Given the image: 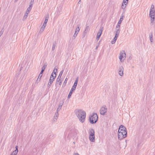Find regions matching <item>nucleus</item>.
Instances as JSON below:
<instances>
[{
	"instance_id": "nucleus-27",
	"label": "nucleus",
	"mask_w": 155,
	"mask_h": 155,
	"mask_svg": "<svg viewBox=\"0 0 155 155\" xmlns=\"http://www.w3.org/2000/svg\"><path fill=\"white\" fill-rule=\"evenodd\" d=\"M4 31V28H3L0 31V37H1L2 36V35Z\"/></svg>"
},
{
	"instance_id": "nucleus-36",
	"label": "nucleus",
	"mask_w": 155,
	"mask_h": 155,
	"mask_svg": "<svg viewBox=\"0 0 155 155\" xmlns=\"http://www.w3.org/2000/svg\"><path fill=\"white\" fill-rule=\"evenodd\" d=\"M79 31H80L79 27V26H78V27H77L76 28L75 31H77V32H79Z\"/></svg>"
},
{
	"instance_id": "nucleus-19",
	"label": "nucleus",
	"mask_w": 155,
	"mask_h": 155,
	"mask_svg": "<svg viewBox=\"0 0 155 155\" xmlns=\"http://www.w3.org/2000/svg\"><path fill=\"white\" fill-rule=\"evenodd\" d=\"M89 30V26H87L86 27L85 31H84V33H87V32L88 31V30Z\"/></svg>"
},
{
	"instance_id": "nucleus-6",
	"label": "nucleus",
	"mask_w": 155,
	"mask_h": 155,
	"mask_svg": "<svg viewBox=\"0 0 155 155\" xmlns=\"http://www.w3.org/2000/svg\"><path fill=\"white\" fill-rule=\"evenodd\" d=\"M103 30V27H101L100 28V29L99 30L98 32V33H97V38H96V39L97 40H98L99 39V38L101 35V34L102 33Z\"/></svg>"
},
{
	"instance_id": "nucleus-22",
	"label": "nucleus",
	"mask_w": 155,
	"mask_h": 155,
	"mask_svg": "<svg viewBox=\"0 0 155 155\" xmlns=\"http://www.w3.org/2000/svg\"><path fill=\"white\" fill-rule=\"evenodd\" d=\"M67 81H68V78H66L65 80V81L63 84V85H62V87H64L65 86L66 84V83L67 82Z\"/></svg>"
},
{
	"instance_id": "nucleus-57",
	"label": "nucleus",
	"mask_w": 155,
	"mask_h": 155,
	"mask_svg": "<svg viewBox=\"0 0 155 155\" xmlns=\"http://www.w3.org/2000/svg\"><path fill=\"white\" fill-rule=\"evenodd\" d=\"M58 12H59V13H61V12L60 11H59V10H58Z\"/></svg>"
},
{
	"instance_id": "nucleus-21",
	"label": "nucleus",
	"mask_w": 155,
	"mask_h": 155,
	"mask_svg": "<svg viewBox=\"0 0 155 155\" xmlns=\"http://www.w3.org/2000/svg\"><path fill=\"white\" fill-rule=\"evenodd\" d=\"M150 16L151 18V21H154L155 20V15H152Z\"/></svg>"
},
{
	"instance_id": "nucleus-45",
	"label": "nucleus",
	"mask_w": 155,
	"mask_h": 155,
	"mask_svg": "<svg viewBox=\"0 0 155 155\" xmlns=\"http://www.w3.org/2000/svg\"><path fill=\"white\" fill-rule=\"evenodd\" d=\"M62 82V81L61 80V81L59 82V83H58L59 85H61V84Z\"/></svg>"
},
{
	"instance_id": "nucleus-10",
	"label": "nucleus",
	"mask_w": 155,
	"mask_h": 155,
	"mask_svg": "<svg viewBox=\"0 0 155 155\" xmlns=\"http://www.w3.org/2000/svg\"><path fill=\"white\" fill-rule=\"evenodd\" d=\"M75 90V89H74L72 88H71V90L69 92V93L68 95V98L69 99L71 97L73 93V91H74Z\"/></svg>"
},
{
	"instance_id": "nucleus-9",
	"label": "nucleus",
	"mask_w": 155,
	"mask_h": 155,
	"mask_svg": "<svg viewBox=\"0 0 155 155\" xmlns=\"http://www.w3.org/2000/svg\"><path fill=\"white\" fill-rule=\"evenodd\" d=\"M47 65L46 64H44L42 68V70L41 72L40 73V76H41L42 75V74L45 71V69L47 67Z\"/></svg>"
},
{
	"instance_id": "nucleus-40",
	"label": "nucleus",
	"mask_w": 155,
	"mask_h": 155,
	"mask_svg": "<svg viewBox=\"0 0 155 155\" xmlns=\"http://www.w3.org/2000/svg\"><path fill=\"white\" fill-rule=\"evenodd\" d=\"M58 111H57L55 113V116H56V117H58Z\"/></svg>"
},
{
	"instance_id": "nucleus-20",
	"label": "nucleus",
	"mask_w": 155,
	"mask_h": 155,
	"mask_svg": "<svg viewBox=\"0 0 155 155\" xmlns=\"http://www.w3.org/2000/svg\"><path fill=\"white\" fill-rule=\"evenodd\" d=\"M42 76V75L40 76V74H39V76L38 77V78L36 81V82H37L38 83L39 82V81H40V80H41V77Z\"/></svg>"
},
{
	"instance_id": "nucleus-44",
	"label": "nucleus",
	"mask_w": 155,
	"mask_h": 155,
	"mask_svg": "<svg viewBox=\"0 0 155 155\" xmlns=\"http://www.w3.org/2000/svg\"><path fill=\"white\" fill-rule=\"evenodd\" d=\"M48 20L47 19H45V21L44 22L45 23V24H47V22H48Z\"/></svg>"
},
{
	"instance_id": "nucleus-24",
	"label": "nucleus",
	"mask_w": 155,
	"mask_h": 155,
	"mask_svg": "<svg viewBox=\"0 0 155 155\" xmlns=\"http://www.w3.org/2000/svg\"><path fill=\"white\" fill-rule=\"evenodd\" d=\"M56 67H55V68L54 69V70L53 72H52V73H53V74H54L55 75H56V73L57 71V68H56Z\"/></svg>"
},
{
	"instance_id": "nucleus-25",
	"label": "nucleus",
	"mask_w": 155,
	"mask_h": 155,
	"mask_svg": "<svg viewBox=\"0 0 155 155\" xmlns=\"http://www.w3.org/2000/svg\"><path fill=\"white\" fill-rule=\"evenodd\" d=\"M61 78H58H58H57V79H56V85L57 84H58V83L61 81Z\"/></svg>"
},
{
	"instance_id": "nucleus-39",
	"label": "nucleus",
	"mask_w": 155,
	"mask_h": 155,
	"mask_svg": "<svg viewBox=\"0 0 155 155\" xmlns=\"http://www.w3.org/2000/svg\"><path fill=\"white\" fill-rule=\"evenodd\" d=\"M78 77H77L76 78V79L74 82V83H75V84H78Z\"/></svg>"
},
{
	"instance_id": "nucleus-47",
	"label": "nucleus",
	"mask_w": 155,
	"mask_h": 155,
	"mask_svg": "<svg viewBox=\"0 0 155 155\" xmlns=\"http://www.w3.org/2000/svg\"><path fill=\"white\" fill-rule=\"evenodd\" d=\"M86 33H84V34L82 35V38H84L86 35Z\"/></svg>"
},
{
	"instance_id": "nucleus-15",
	"label": "nucleus",
	"mask_w": 155,
	"mask_h": 155,
	"mask_svg": "<svg viewBox=\"0 0 155 155\" xmlns=\"http://www.w3.org/2000/svg\"><path fill=\"white\" fill-rule=\"evenodd\" d=\"M149 38L150 41L151 42H153V34L152 33H151L149 35Z\"/></svg>"
},
{
	"instance_id": "nucleus-14",
	"label": "nucleus",
	"mask_w": 155,
	"mask_h": 155,
	"mask_svg": "<svg viewBox=\"0 0 155 155\" xmlns=\"http://www.w3.org/2000/svg\"><path fill=\"white\" fill-rule=\"evenodd\" d=\"M152 15H155V12L154 10L150 9L149 15L150 16Z\"/></svg>"
},
{
	"instance_id": "nucleus-7",
	"label": "nucleus",
	"mask_w": 155,
	"mask_h": 155,
	"mask_svg": "<svg viewBox=\"0 0 155 155\" xmlns=\"http://www.w3.org/2000/svg\"><path fill=\"white\" fill-rule=\"evenodd\" d=\"M120 55L119 56V59L121 61L123 58L126 57V54L124 51H122L120 52Z\"/></svg>"
},
{
	"instance_id": "nucleus-50",
	"label": "nucleus",
	"mask_w": 155,
	"mask_h": 155,
	"mask_svg": "<svg viewBox=\"0 0 155 155\" xmlns=\"http://www.w3.org/2000/svg\"><path fill=\"white\" fill-rule=\"evenodd\" d=\"M30 11L28 10H27L26 11V12L25 13H27L28 14L29 13Z\"/></svg>"
},
{
	"instance_id": "nucleus-5",
	"label": "nucleus",
	"mask_w": 155,
	"mask_h": 155,
	"mask_svg": "<svg viewBox=\"0 0 155 155\" xmlns=\"http://www.w3.org/2000/svg\"><path fill=\"white\" fill-rule=\"evenodd\" d=\"M107 109L106 107V106L102 107L100 110L101 114L103 115H104L107 112Z\"/></svg>"
},
{
	"instance_id": "nucleus-61",
	"label": "nucleus",
	"mask_w": 155,
	"mask_h": 155,
	"mask_svg": "<svg viewBox=\"0 0 155 155\" xmlns=\"http://www.w3.org/2000/svg\"><path fill=\"white\" fill-rule=\"evenodd\" d=\"M126 0V1H127V2H128V0Z\"/></svg>"
},
{
	"instance_id": "nucleus-37",
	"label": "nucleus",
	"mask_w": 155,
	"mask_h": 155,
	"mask_svg": "<svg viewBox=\"0 0 155 155\" xmlns=\"http://www.w3.org/2000/svg\"><path fill=\"white\" fill-rule=\"evenodd\" d=\"M54 135L53 134H52V135L51 134L50 135H49V138H51L52 137V138H54Z\"/></svg>"
},
{
	"instance_id": "nucleus-58",
	"label": "nucleus",
	"mask_w": 155,
	"mask_h": 155,
	"mask_svg": "<svg viewBox=\"0 0 155 155\" xmlns=\"http://www.w3.org/2000/svg\"><path fill=\"white\" fill-rule=\"evenodd\" d=\"M81 2V0H80L78 2V3H80V2Z\"/></svg>"
},
{
	"instance_id": "nucleus-31",
	"label": "nucleus",
	"mask_w": 155,
	"mask_h": 155,
	"mask_svg": "<svg viewBox=\"0 0 155 155\" xmlns=\"http://www.w3.org/2000/svg\"><path fill=\"white\" fill-rule=\"evenodd\" d=\"M28 14L27 13H25L23 17V19H26L28 17Z\"/></svg>"
},
{
	"instance_id": "nucleus-46",
	"label": "nucleus",
	"mask_w": 155,
	"mask_h": 155,
	"mask_svg": "<svg viewBox=\"0 0 155 155\" xmlns=\"http://www.w3.org/2000/svg\"><path fill=\"white\" fill-rule=\"evenodd\" d=\"M17 153H13V152L10 154V155H16Z\"/></svg>"
},
{
	"instance_id": "nucleus-23",
	"label": "nucleus",
	"mask_w": 155,
	"mask_h": 155,
	"mask_svg": "<svg viewBox=\"0 0 155 155\" xmlns=\"http://www.w3.org/2000/svg\"><path fill=\"white\" fill-rule=\"evenodd\" d=\"M64 72V70H62L60 72V74L58 77V78H61V76L63 74V73Z\"/></svg>"
},
{
	"instance_id": "nucleus-60",
	"label": "nucleus",
	"mask_w": 155,
	"mask_h": 155,
	"mask_svg": "<svg viewBox=\"0 0 155 155\" xmlns=\"http://www.w3.org/2000/svg\"><path fill=\"white\" fill-rule=\"evenodd\" d=\"M18 0H15V2H16Z\"/></svg>"
},
{
	"instance_id": "nucleus-41",
	"label": "nucleus",
	"mask_w": 155,
	"mask_h": 155,
	"mask_svg": "<svg viewBox=\"0 0 155 155\" xmlns=\"http://www.w3.org/2000/svg\"><path fill=\"white\" fill-rule=\"evenodd\" d=\"M49 18V15L48 14H47L46 15V16L45 17V19H47L48 20V19Z\"/></svg>"
},
{
	"instance_id": "nucleus-2",
	"label": "nucleus",
	"mask_w": 155,
	"mask_h": 155,
	"mask_svg": "<svg viewBox=\"0 0 155 155\" xmlns=\"http://www.w3.org/2000/svg\"><path fill=\"white\" fill-rule=\"evenodd\" d=\"M76 115L79 121L82 123L84 122L86 118V112L81 109H76L74 110Z\"/></svg>"
},
{
	"instance_id": "nucleus-11",
	"label": "nucleus",
	"mask_w": 155,
	"mask_h": 155,
	"mask_svg": "<svg viewBox=\"0 0 155 155\" xmlns=\"http://www.w3.org/2000/svg\"><path fill=\"white\" fill-rule=\"evenodd\" d=\"M124 17V16L122 14L121 15V17H120L119 20V21L118 22V23L117 24V25H118V26H119V25L120 26V24L122 22V21L123 19V18Z\"/></svg>"
},
{
	"instance_id": "nucleus-30",
	"label": "nucleus",
	"mask_w": 155,
	"mask_h": 155,
	"mask_svg": "<svg viewBox=\"0 0 155 155\" xmlns=\"http://www.w3.org/2000/svg\"><path fill=\"white\" fill-rule=\"evenodd\" d=\"M34 0H31L30 3V5L32 6L34 2Z\"/></svg>"
},
{
	"instance_id": "nucleus-33",
	"label": "nucleus",
	"mask_w": 155,
	"mask_h": 155,
	"mask_svg": "<svg viewBox=\"0 0 155 155\" xmlns=\"http://www.w3.org/2000/svg\"><path fill=\"white\" fill-rule=\"evenodd\" d=\"M77 34H75L74 33L72 37V39L73 40L77 36Z\"/></svg>"
},
{
	"instance_id": "nucleus-18",
	"label": "nucleus",
	"mask_w": 155,
	"mask_h": 155,
	"mask_svg": "<svg viewBox=\"0 0 155 155\" xmlns=\"http://www.w3.org/2000/svg\"><path fill=\"white\" fill-rule=\"evenodd\" d=\"M56 42L54 41L53 44V46L52 48V50L54 51V49L55 48L56 46Z\"/></svg>"
},
{
	"instance_id": "nucleus-55",
	"label": "nucleus",
	"mask_w": 155,
	"mask_h": 155,
	"mask_svg": "<svg viewBox=\"0 0 155 155\" xmlns=\"http://www.w3.org/2000/svg\"><path fill=\"white\" fill-rule=\"evenodd\" d=\"M114 89L115 90H117V87L116 86V87L114 88Z\"/></svg>"
},
{
	"instance_id": "nucleus-13",
	"label": "nucleus",
	"mask_w": 155,
	"mask_h": 155,
	"mask_svg": "<svg viewBox=\"0 0 155 155\" xmlns=\"http://www.w3.org/2000/svg\"><path fill=\"white\" fill-rule=\"evenodd\" d=\"M63 102H60L59 104L58 107L57 109V111H59L61 108V107L63 105Z\"/></svg>"
},
{
	"instance_id": "nucleus-38",
	"label": "nucleus",
	"mask_w": 155,
	"mask_h": 155,
	"mask_svg": "<svg viewBox=\"0 0 155 155\" xmlns=\"http://www.w3.org/2000/svg\"><path fill=\"white\" fill-rule=\"evenodd\" d=\"M126 5H125V4H122V9H124L126 7Z\"/></svg>"
},
{
	"instance_id": "nucleus-3",
	"label": "nucleus",
	"mask_w": 155,
	"mask_h": 155,
	"mask_svg": "<svg viewBox=\"0 0 155 155\" xmlns=\"http://www.w3.org/2000/svg\"><path fill=\"white\" fill-rule=\"evenodd\" d=\"M98 119L97 115L96 113H93L92 115H90L89 117V122L91 124L95 123Z\"/></svg>"
},
{
	"instance_id": "nucleus-42",
	"label": "nucleus",
	"mask_w": 155,
	"mask_h": 155,
	"mask_svg": "<svg viewBox=\"0 0 155 155\" xmlns=\"http://www.w3.org/2000/svg\"><path fill=\"white\" fill-rule=\"evenodd\" d=\"M150 9H151L152 10H154V6L153 5H151Z\"/></svg>"
},
{
	"instance_id": "nucleus-34",
	"label": "nucleus",
	"mask_w": 155,
	"mask_h": 155,
	"mask_svg": "<svg viewBox=\"0 0 155 155\" xmlns=\"http://www.w3.org/2000/svg\"><path fill=\"white\" fill-rule=\"evenodd\" d=\"M128 3V2H127L126 0H123V3L124 4H125V5H126Z\"/></svg>"
},
{
	"instance_id": "nucleus-54",
	"label": "nucleus",
	"mask_w": 155,
	"mask_h": 155,
	"mask_svg": "<svg viewBox=\"0 0 155 155\" xmlns=\"http://www.w3.org/2000/svg\"><path fill=\"white\" fill-rule=\"evenodd\" d=\"M45 26H43V25H42V26L41 27V28H44V29H45Z\"/></svg>"
},
{
	"instance_id": "nucleus-56",
	"label": "nucleus",
	"mask_w": 155,
	"mask_h": 155,
	"mask_svg": "<svg viewBox=\"0 0 155 155\" xmlns=\"http://www.w3.org/2000/svg\"><path fill=\"white\" fill-rule=\"evenodd\" d=\"M98 46H99V45H97L96 46V49H97V48H98Z\"/></svg>"
},
{
	"instance_id": "nucleus-17",
	"label": "nucleus",
	"mask_w": 155,
	"mask_h": 155,
	"mask_svg": "<svg viewBox=\"0 0 155 155\" xmlns=\"http://www.w3.org/2000/svg\"><path fill=\"white\" fill-rule=\"evenodd\" d=\"M18 146H16L15 147L16 150L13 151V153H15V154L16 153H17L18 152Z\"/></svg>"
},
{
	"instance_id": "nucleus-32",
	"label": "nucleus",
	"mask_w": 155,
	"mask_h": 155,
	"mask_svg": "<svg viewBox=\"0 0 155 155\" xmlns=\"http://www.w3.org/2000/svg\"><path fill=\"white\" fill-rule=\"evenodd\" d=\"M32 6L31 5H29V7L28 8L27 10L29 11H30L32 8Z\"/></svg>"
},
{
	"instance_id": "nucleus-35",
	"label": "nucleus",
	"mask_w": 155,
	"mask_h": 155,
	"mask_svg": "<svg viewBox=\"0 0 155 155\" xmlns=\"http://www.w3.org/2000/svg\"><path fill=\"white\" fill-rule=\"evenodd\" d=\"M52 83H53L52 82H51L49 81L48 84V87H50V86Z\"/></svg>"
},
{
	"instance_id": "nucleus-1",
	"label": "nucleus",
	"mask_w": 155,
	"mask_h": 155,
	"mask_svg": "<svg viewBox=\"0 0 155 155\" xmlns=\"http://www.w3.org/2000/svg\"><path fill=\"white\" fill-rule=\"evenodd\" d=\"M118 132V138L120 140L126 138L127 136L126 128L122 125L120 126Z\"/></svg>"
},
{
	"instance_id": "nucleus-12",
	"label": "nucleus",
	"mask_w": 155,
	"mask_h": 155,
	"mask_svg": "<svg viewBox=\"0 0 155 155\" xmlns=\"http://www.w3.org/2000/svg\"><path fill=\"white\" fill-rule=\"evenodd\" d=\"M120 26L119 25V26H118L117 25L116 28V31L115 34L119 35L120 32Z\"/></svg>"
},
{
	"instance_id": "nucleus-26",
	"label": "nucleus",
	"mask_w": 155,
	"mask_h": 155,
	"mask_svg": "<svg viewBox=\"0 0 155 155\" xmlns=\"http://www.w3.org/2000/svg\"><path fill=\"white\" fill-rule=\"evenodd\" d=\"M77 84H75V83H74V84L73 86L72 87V88L74 89H75V90L76 88L77 87Z\"/></svg>"
},
{
	"instance_id": "nucleus-29",
	"label": "nucleus",
	"mask_w": 155,
	"mask_h": 155,
	"mask_svg": "<svg viewBox=\"0 0 155 155\" xmlns=\"http://www.w3.org/2000/svg\"><path fill=\"white\" fill-rule=\"evenodd\" d=\"M56 77V75L54 74H53V73H52L50 78H55Z\"/></svg>"
},
{
	"instance_id": "nucleus-48",
	"label": "nucleus",
	"mask_w": 155,
	"mask_h": 155,
	"mask_svg": "<svg viewBox=\"0 0 155 155\" xmlns=\"http://www.w3.org/2000/svg\"><path fill=\"white\" fill-rule=\"evenodd\" d=\"M115 42H116L115 41H114L113 40V41H111V43H112V44H114Z\"/></svg>"
},
{
	"instance_id": "nucleus-53",
	"label": "nucleus",
	"mask_w": 155,
	"mask_h": 155,
	"mask_svg": "<svg viewBox=\"0 0 155 155\" xmlns=\"http://www.w3.org/2000/svg\"><path fill=\"white\" fill-rule=\"evenodd\" d=\"M74 155H79V154L78 153H74Z\"/></svg>"
},
{
	"instance_id": "nucleus-51",
	"label": "nucleus",
	"mask_w": 155,
	"mask_h": 155,
	"mask_svg": "<svg viewBox=\"0 0 155 155\" xmlns=\"http://www.w3.org/2000/svg\"><path fill=\"white\" fill-rule=\"evenodd\" d=\"M43 25L45 26V27L46 25V24H45L44 23Z\"/></svg>"
},
{
	"instance_id": "nucleus-16",
	"label": "nucleus",
	"mask_w": 155,
	"mask_h": 155,
	"mask_svg": "<svg viewBox=\"0 0 155 155\" xmlns=\"http://www.w3.org/2000/svg\"><path fill=\"white\" fill-rule=\"evenodd\" d=\"M119 35L115 34V36L113 39V40L116 42Z\"/></svg>"
},
{
	"instance_id": "nucleus-4",
	"label": "nucleus",
	"mask_w": 155,
	"mask_h": 155,
	"mask_svg": "<svg viewBox=\"0 0 155 155\" xmlns=\"http://www.w3.org/2000/svg\"><path fill=\"white\" fill-rule=\"evenodd\" d=\"M89 138L90 141L91 142H94L95 141L94 131L93 129L92 128L89 130Z\"/></svg>"
},
{
	"instance_id": "nucleus-8",
	"label": "nucleus",
	"mask_w": 155,
	"mask_h": 155,
	"mask_svg": "<svg viewBox=\"0 0 155 155\" xmlns=\"http://www.w3.org/2000/svg\"><path fill=\"white\" fill-rule=\"evenodd\" d=\"M124 68L122 66H120L118 69V73L119 75L122 76L123 75Z\"/></svg>"
},
{
	"instance_id": "nucleus-43",
	"label": "nucleus",
	"mask_w": 155,
	"mask_h": 155,
	"mask_svg": "<svg viewBox=\"0 0 155 155\" xmlns=\"http://www.w3.org/2000/svg\"><path fill=\"white\" fill-rule=\"evenodd\" d=\"M45 29H44L42 28H41L40 30V32H42Z\"/></svg>"
},
{
	"instance_id": "nucleus-59",
	"label": "nucleus",
	"mask_w": 155,
	"mask_h": 155,
	"mask_svg": "<svg viewBox=\"0 0 155 155\" xmlns=\"http://www.w3.org/2000/svg\"><path fill=\"white\" fill-rule=\"evenodd\" d=\"M73 28H74V26H72V29H72V30H73Z\"/></svg>"
},
{
	"instance_id": "nucleus-52",
	"label": "nucleus",
	"mask_w": 155,
	"mask_h": 155,
	"mask_svg": "<svg viewBox=\"0 0 155 155\" xmlns=\"http://www.w3.org/2000/svg\"><path fill=\"white\" fill-rule=\"evenodd\" d=\"M78 32H77V31H75V32H74V34H75V33H76V34H77H77L78 33Z\"/></svg>"
},
{
	"instance_id": "nucleus-28",
	"label": "nucleus",
	"mask_w": 155,
	"mask_h": 155,
	"mask_svg": "<svg viewBox=\"0 0 155 155\" xmlns=\"http://www.w3.org/2000/svg\"><path fill=\"white\" fill-rule=\"evenodd\" d=\"M55 78H50L49 81L51 82H52L53 83Z\"/></svg>"
},
{
	"instance_id": "nucleus-49",
	"label": "nucleus",
	"mask_w": 155,
	"mask_h": 155,
	"mask_svg": "<svg viewBox=\"0 0 155 155\" xmlns=\"http://www.w3.org/2000/svg\"><path fill=\"white\" fill-rule=\"evenodd\" d=\"M57 118H58V117H56V116H55V115H54V119H55L56 120H57Z\"/></svg>"
}]
</instances>
